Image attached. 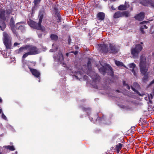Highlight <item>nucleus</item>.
Listing matches in <instances>:
<instances>
[{
	"mask_svg": "<svg viewBox=\"0 0 154 154\" xmlns=\"http://www.w3.org/2000/svg\"><path fill=\"white\" fill-rule=\"evenodd\" d=\"M144 98L146 100H147L148 99V103L149 104H152L153 103V101H154L153 97H145Z\"/></svg>",
	"mask_w": 154,
	"mask_h": 154,
	"instance_id": "obj_21",
	"label": "nucleus"
},
{
	"mask_svg": "<svg viewBox=\"0 0 154 154\" xmlns=\"http://www.w3.org/2000/svg\"><path fill=\"white\" fill-rule=\"evenodd\" d=\"M122 17L125 16L126 17H128L130 16V14L129 12L128 11H125L123 12H122Z\"/></svg>",
	"mask_w": 154,
	"mask_h": 154,
	"instance_id": "obj_27",
	"label": "nucleus"
},
{
	"mask_svg": "<svg viewBox=\"0 0 154 154\" xmlns=\"http://www.w3.org/2000/svg\"><path fill=\"white\" fill-rule=\"evenodd\" d=\"M122 17V12L118 11L115 12L114 14L113 17L114 18L117 19Z\"/></svg>",
	"mask_w": 154,
	"mask_h": 154,
	"instance_id": "obj_17",
	"label": "nucleus"
},
{
	"mask_svg": "<svg viewBox=\"0 0 154 154\" xmlns=\"http://www.w3.org/2000/svg\"><path fill=\"white\" fill-rule=\"evenodd\" d=\"M149 23V22L148 21H143L142 22H141L140 23V24H143L144 23Z\"/></svg>",
	"mask_w": 154,
	"mask_h": 154,
	"instance_id": "obj_37",
	"label": "nucleus"
},
{
	"mask_svg": "<svg viewBox=\"0 0 154 154\" xmlns=\"http://www.w3.org/2000/svg\"><path fill=\"white\" fill-rule=\"evenodd\" d=\"M8 6L9 7H8L7 8H9V9H7L6 10V14L7 15L11 14L13 11V8L11 5H8Z\"/></svg>",
	"mask_w": 154,
	"mask_h": 154,
	"instance_id": "obj_18",
	"label": "nucleus"
},
{
	"mask_svg": "<svg viewBox=\"0 0 154 154\" xmlns=\"http://www.w3.org/2000/svg\"><path fill=\"white\" fill-rule=\"evenodd\" d=\"M87 66L88 67L91 66V63L90 60H88L87 63Z\"/></svg>",
	"mask_w": 154,
	"mask_h": 154,
	"instance_id": "obj_35",
	"label": "nucleus"
},
{
	"mask_svg": "<svg viewBox=\"0 0 154 154\" xmlns=\"http://www.w3.org/2000/svg\"><path fill=\"white\" fill-rule=\"evenodd\" d=\"M78 51H74V54L75 55H76L77 54H78Z\"/></svg>",
	"mask_w": 154,
	"mask_h": 154,
	"instance_id": "obj_48",
	"label": "nucleus"
},
{
	"mask_svg": "<svg viewBox=\"0 0 154 154\" xmlns=\"http://www.w3.org/2000/svg\"><path fill=\"white\" fill-rule=\"evenodd\" d=\"M154 83V79H153L150 82V85H152Z\"/></svg>",
	"mask_w": 154,
	"mask_h": 154,
	"instance_id": "obj_49",
	"label": "nucleus"
},
{
	"mask_svg": "<svg viewBox=\"0 0 154 154\" xmlns=\"http://www.w3.org/2000/svg\"><path fill=\"white\" fill-rule=\"evenodd\" d=\"M140 31H141V32L143 34H144L145 33V32L143 30V29H142L141 28H140Z\"/></svg>",
	"mask_w": 154,
	"mask_h": 154,
	"instance_id": "obj_42",
	"label": "nucleus"
},
{
	"mask_svg": "<svg viewBox=\"0 0 154 154\" xmlns=\"http://www.w3.org/2000/svg\"><path fill=\"white\" fill-rule=\"evenodd\" d=\"M20 44V43H18L17 42H15L14 44V47L17 46V45Z\"/></svg>",
	"mask_w": 154,
	"mask_h": 154,
	"instance_id": "obj_40",
	"label": "nucleus"
},
{
	"mask_svg": "<svg viewBox=\"0 0 154 154\" xmlns=\"http://www.w3.org/2000/svg\"><path fill=\"white\" fill-rule=\"evenodd\" d=\"M70 53L74 54V51H71L70 52Z\"/></svg>",
	"mask_w": 154,
	"mask_h": 154,
	"instance_id": "obj_56",
	"label": "nucleus"
},
{
	"mask_svg": "<svg viewBox=\"0 0 154 154\" xmlns=\"http://www.w3.org/2000/svg\"><path fill=\"white\" fill-rule=\"evenodd\" d=\"M75 78H76V79H79L78 77V76H76L75 75H74Z\"/></svg>",
	"mask_w": 154,
	"mask_h": 154,
	"instance_id": "obj_52",
	"label": "nucleus"
},
{
	"mask_svg": "<svg viewBox=\"0 0 154 154\" xmlns=\"http://www.w3.org/2000/svg\"><path fill=\"white\" fill-rule=\"evenodd\" d=\"M144 17L145 13L143 12H140L134 17L136 20L139 21L143 20L144 19Z\"/></svg>",
	"mask_w": 154,
	"mask_h": 154,
	"instance_id": "obj_13",
	"label": "nucleus"
},
{
	"mask_svg": "<svg viewBox=\"0 0 154 154\" xmlns=\"http://www.w3.org/2000/svg\"><path fill=\"white\" fill-rule=\"evenodd\" d=\"M45 14V9L44 8H42L39 11L38 17L40 23H42L44 16Z\"/></svg>",
	"mask_w": 154,
	"mask_h": 154,
	"instance_id": "obj_14",
	"label": "nucleus"
},
{
	"mask_svg": "<svg viewBox=\"0 0 154 154\" xmlns=\"http://www.w3.org/2000/svg\"><path fill=\"white\" fill-rule=\"evenodd\" d=\"M119 51V49L116 45L113 43H109V53L115 54L117 53Z\"/></svg>",
	"mask_w": 154,
	"mask_h": 154,
	"instance_id": "obj_9",
	"label": "nucleus"
},
{
	"mask_svg": "<svg viewBox=\"0 0 154 154\" xmlns=\"http://www.w3.org/2000/svg\"><path fill=\"white\" fill-rule=\"evenodd\" d=\"M31 55L29 52L26 53L23 55L22 58L23 59H24L26 58L28 55Z\"/></svg>",
	"mask_w": 154,
	"mask_h": 154,
	"instance_id": "obj_29",
	"label": "nucleus"
},
{
	"mask_svg": "<svg viewBox=\"0 0 154 154\" xmlns=\"http://www.w3.org/2000/svg\"><path fill=\"white\" fill-rule=\"evenodd\" d=\"M125 86L126 87V88L127 89H128V90L130 89V86L128 84L126 85V86Z\"/></svg>",
	"mask_w": 154,
	"mask_h": 154,
	"instance_id": "obj_43",
	"label": "nucleus"
},
{
	"mask_svg": "<svg viewBox=\"0 0 154 154\" xmlns=\"http://www.w3.org/2000/svg\"><path fill=\"white\" fill-rule=\"evenodd\" d=\"M115 91H116L117 92H120L119 91V90H115Z\"/></svg>",
	"mask_w": 154,
	"mask_h": 154,
	"instance_id": "obj_53",
	"label": "nucleus"
},
{
	"mask_svg": "<svg viewBox=\"0 0 154 154\" xmlns=\"http://www.w3.org/2000/svg\"><path fill=\"white\" fill-rule=\"evenodd\" d=\"M52 4V2H51L49 1V3H48V2L47 3V5L49 7L50 6L51 7V5Z\"/></svg>",
	"mask_w": 154,
	"mask_h": 154,
	"instance_id": "obj_38",
	"label": "nucleus"
},
{
	"mask_svg": "<svg viewBox=\"0 0 154 154\" xmlns=\"http://www.w3.org/2000/svg\"><path fill=\"white\" fill-rule=\"evenodd\" d=\"M140 28L142 29H145L148 28V27L146 25H143L141 26Z\"/></svg>",
	"mask_w": 154,
	"mask_h": 154,
	"instance_id": "obj_33",
	"label": "nucleus"
},
{
	"mask_svg": "<svg viewBox=\"0 0 154 154\" xmlns=\"http://www.w3.org/2000/svg\"><path fill=\"white\" fill-rule=\"evenodd\" d=\"M129 66L130 68L132 69L131 71L133 73L134 75L136 76V74L134 70V69L136 67V65L134 63H131L129 64Z\"/></svg>",
	"mask_w": 154,
	"mask_h": 154,
	"instance_id": "obj_20",
	"label": "nucleus"
},
{
	"mask_svg": "<svg viewBox=\"0 0 154 154\" xmlns=\"http://www.w3.org/2000/svg\"><path fill=\"white\" fill-rule=\"evenodd\" d=\"M105 14L103 12H98L97 15V19L100 20H103L105 18Z\"/></svg>",
	"mask_w": 154,
	"mask_h": 154,
	"instance_id": "obj_15",
	"label": "nucleus"
},
{
	"mask_svg": "<svg viewBox=\"0 0 154 154\" xmlns=\"http://www.w3.org/2000/svg\"><path fill=\"white\" fill-rule=\"evenodd\" d=\"M104 0L105 1H107V0Z\"/></svg>",
	"mask_w": 154,
	"mask_h": 154,
	"instance_id": "obj_61",
	"label": "nucleus"
},
{
	"mask_svg": "<svg viewBox=\"0 0 154 154\" xmlns=\"http://www.w3.org/2000/svg\"><path fill=\"white\" fill-rule=\"evenodd\" d=\"M10 25L11 28H14L15 26V22L13 17L11 18L9 23Z\"/></svg>",
	"mask_w": 154,
	"mask_h": 154,
	"instance_id": "obj_22",
	"label": "nucleus"
},
{
	"mask_svg": "<svg viewBox=\"0 0 154 154\" xmlns=\"http://www.w3.org/2000/svg\"><path fill=\"white\" fill-rule=\"evenodd\" d=\"M57 17H58L57 22L60 23L61 22V17L60 14H58L57 15Z\"/></svg>",
	"mask_w": 154,
	"mask_h": 154,
	"instance_id": "obj_31",
	"label": "nucleus"
},
{
	"mask_svg": "<svg viewBox=\"0 0 154 154\" xmlns=\"http://www.w3.org/2000/svg\"><path fill=\"white\" fill-rule=\"evenodd\" d=\"M5 148L10 151H14L15 150V148L13 146H5Z\"/></svg>",
	"mask_w": 154,
	"mask_h": 154,
	"instance_id": "obj_26",
	"label": "nucleus"
},
{
	"mask_svg": "<svg viewBox=\"0 0 154 154\" xmlns=\"http://www.w3.org/2000/svg\"><path fill=\"white\" fill-rule=\"evenodd\" d=\"M115 64L118 66H124L126 67V66L122 62H120L119 61L115 60Z\"/></svg>",
	"mask_w": 154,
	"mask_h": 154,
	"instance_id": "obj_23",
	"label": "nucleus"
},
{
	"mask_svg": "<svg viewBox=\"0 0 154 154\" xmlns=\"http://www.w3.org/2000/svg\"><path fill=\"white\" fill-rule=\"evenodd\" d=\"M66 56H67V57H68V56H69V53H67L66 54Z\"/></svg>",
	"mask_w": 154,
	"mask_h": 154,
	"instance_id": "obj_51",
	"label": "nucleus"
},
{
	"mask_svg": "<svg viewBox=\"0 0 154 154\" xmlns=\"http://www.w3.org/2000/svg\"><path fill=\"white\" fill-rule=\"evenodd\" d=\"M127 84L126 83V82L125 81H124L123 82V85L124 86H126V85H127Z\"/></svg>",
	"mask_w": 154,
	"mask_h": 154,
	"instance_id": "obj_46",
	"label": "nucleus"
},
{
	"mask_svg": "<svg viewBox=\"0 0 154 154\" xmlns=\"http://www.w3.org/2000/svg\"><path fill=\"white\" fill-rule=\"evenodd\" d=\"M142 49L143 47L140 44L136 45L134 48L131 49V54L134 57H137Z\"/></svg>",
	"mask_w": 154,
	"mask_h": 154,
	"instance_id": "obj_7",
	"label": "nucleus"
},
{
	"mask_svg": "<svg viewBox=\"0 0 154 154\" xmlns=\"http://www.w3.org/2000/svg\"><path fill=\"white\" fill-rule=\"evenodd\" d=\"M3 35V42L6 49H11L12 38L11 35L6 32H4Z\"/></svg>",
	"mask_w": 154,
	"mask_h": 154,
	"instance_id": "obj_4",
	"label": "nucleus"
},
{
	"mask_svg": "<svg viewBox=\"0 0 154 154\" xmlns=\"http://www.w3.org/2000/svg\"><path fill=\"white\" fill-rule=\"evenodd\" d=\"M100 64L102 66L99 70L100 72L103 75H105L106 73L111 76H113V71L112 67L107 64H104V66L101 63Z\"/></svg>",
	"mask_w": 154,
	"mask_h": 154,
	"instance_id": "obj_3",
	"label": "nucleus"
},
{
	"mask_svg": "<svg viewBox=\"0 0 154 154\" xmlns=\"http://www.w3.org/2000/svg\"><path fill=\"white\" fill-rule=\"evenodd\" d=\"M85 77H87V76H84V78H85Z\"/></svg>",
	"mask_w": 154,
	"mask_h": 154,
	"instance_id": "obj_60",
	"label": "nucleus"
},
{
	"mask_svg": "<svg viewBox=\"0 0 154 154\" xmlns=\"http://www.w3.org/2000/svg\"><path fill=\"white\" fill-rule=\"evenodd\" d=\"M2 119H4L5 120L7 119V118L5 116L4 114L3 113L2 114Z\"/></svg>",
	"mask_w": 154,
	"mask_h": 154,
	"instance_id": "obj_36",
	"label": "nucleus"
},
{
	"mask_svg": "<svg viewBox=\"0 0 154 154\" xmlns=\"http://www.w3.org/2000/svg\"><path fill=\"white\" fill-rule=\"evenodd\" d=\"M99 49L101 52L106 54L109 52V48L106 45L104 44H99Z\"/></svg>",
	"mask_w": 154,
	"mask_h": 154,
	"instance_id": "obj_10",
	"label": "nucleus"
},
{
	"mask_svg": "<svg viewBox=\"0 0 154 154\" xmlns=\"http://www.w3.org/2000/svg\"><path fill=\"white\" fill-rule=\"evenodd\" d=\"M140 44H143V43L142 42H141L140 43Z\"/></svg>",
	"mask_w": 154,
	"mask_h": 154,
	"instance_id": "obj_59",
	"label": "nucleus"
},
{
	"mask_svg": "<svg viewBox=\"0 0 154 154\" xmlns=\"http://www.w3.org/2000/svg\"><path fill=\"white\" fill-rule=\"evenodd\" d=\"M2 112V110L1 109H0V113H1Z\"/></svg>",
	"mask_w": 154,
	"mask_h": 154,
	"instance_id": "obj_57",
	"label": "nucleus"
},
{
	"mask_svg": "<svg viewBox=\"0 0 154 154\" xmlns=\"http://www.w3.org/2000/svg\"><path fill=\"white\" fill-rule=\"evenodd\" d=\"M123 145L121 143H119L117 145H116V147L115 148V150L116 151L117 153H119L120 150L122 148Z\"/></svg>",
	"mask_w": 154,
	"mask_h": 154,
	"instance_id": "obj_19",
	"label": "nucleus"
},
{
	"mask_svg": "<svg viewBox=\"0 0 154 154\" xmlns=\"http://www.w3.org/2000/svg\"><path fill=\"white\" fill-rule=\"evenodd\" d=\"M58 54L59 55V60L61 61L63 60H64V58L63 54L61 52L59 53Z\"/></svg>",
	"mask_w": 154,
	"mask_h": 154,
	"instance_id": "obj_30",
	"label": "nucleus"
},
{
	"mask_svg": "<svg viewBox=\"0 0 154 154\" xmlns=\"http://www.w3.org/2000/svg\"><path fill=\"white\" fill-rule=\"evenodd\" d=\"M42 34H39L38 35V36L39 38H41L42 37Z\"/></svg>",
	"mask_w": 154,
	"mask_h": 154,
	"instance_id": "obj_47",
	"label": "nucleus"
},
{
	"mask_svg": "<svg viewBox=\"0 0 154 154\" xmlns=\"http://www.w3.org/2000/svg\"><path fill=\"white\" fill-rule=\"evenodd\" d=\"M54 10H56V8H54Z\"/></svg>",
	"mask_w": 154,
	"mask_h": 154,
	"instance_id": "obj_58",
	"label": "nucleus"
},
{
	"mask_svg": "<svg viewBox=\"0 0 154 154\" xmlns=\"http://www.w3.org/2000/svg\"><path fill=\"white\" fill-rule=\"evenodd\" d=\"M111 8L113 10H115L116 9L114 8V7L113 5L112 6Z\"/></svg>",
	"mask_w": 154,
	"mask_h": 154,
	"instance_id": "obj_50",
	"label": "nucleus"
},
{
	"mask_svg": "<svg viewBox=\"0 0 154 154\" xmlns=\"http://www.w3.org/2000/svg\"><path fill=\"white\" fill-rule=\"evenodd\" d=\"M50 38L52 40L57 41L58 39V36L57 35L54 34H51L50 35Z\"/></svg>",
	"mask_w": 154,
	"mask_h": 154,
	"instance_id": "obj_25",
	"label": "nucleus"
},
{
	"mask_svg": "<svg viewBox=\"0 0 154 154\" xmlns=\"http://www.w3.org/2000/svg\"><path fill=\"white\" fill-rule=\"evenodd\" d=\"M28 50L31 55L37 54L39 53L38 49L36 46L30 45H26L20 47L16 51L18 54H20L24 50Z\"/></svg>",
	"mask_w": 154,
	"mask_h": 154,
	"instance_id": "obj_2",
	"label": "nucleus"
},
{
	"mask_svg": "<svg viewBox=\"0 0 154 154\" xmlns=\"http://www.w3.org/2000/svg\"><path fill=\"white\" fill-rule=\"evenodd\" d=\"M28 67L29 69L30 70V71L33 75L37 78H40L41 73L38 70L36 69L30 67L29 66Z\"/></svg>",
	"mask_w": 154,
	"mask_h": 154,
	"instance_id": "obj_11",
	"label": "nucleus"
},
{
	"mask_svg": "<svg viewBox=\"0 0 154 154\" xmlns=\"http://www.w3.org/2000/svg\"><path fill=\"white\" fill-rule=\"evenodd\" d=\"M5 12V11L4 9L0 11V28L2 31H3L6 27L5 22L6 20Z\"/></svg>",
	"mask_w": 154,
	"mask_h": 154,
	"instance_id": "obj_6",
	"label": "nucleus"
},
{
	"mask_svg": "<svg viewBox=\"0 0 154 154\" xmlns=\"http://www.w3.org/2000/svg\"><path fill=\"white\" fill-rule=\"evenodd\" d=\"M153 95L154 96V88L152 90V93L150 94V96H152Z\"/></svg>",
	"mask_w": 154,
	"mask_h": 154,
	"instance_id": "obj_41",
	"label": "nucleus"
},
{
	"mask_svg": "<svg viewBox=\"0 0 154 154\" xmlns=\"http://www.w3.org/2000/svg\"><path fill=\"white\" fill-rule=\"evenodd\" d=\"M127 8V6L125 5H122L118 7V9L120 11H123L126 10Z\"/></svg>",
	"mask_w": 154,
	"mask_h": 154,
	"instance_id": "obj_24",
	"label": "nucleus"
},
{
	"mask_svg": "<svg viewBox=\"0 0 154 154\" xmlns=\"http://www.w3.org/2000/svg\"><path fill=\"white\" fill-rule=\"evenodd\" d=\"M150 4L152 7H154V2H152L150 3Z\"/></svg>",
	"mask_w": 154,
	"mask_h": 154,
	"instance_id": "obj_44",
	"label": "nucleus"
},
{
	"mask_svg": "<svg viewBox=\"0 0 154 154\" xmlns=\"http://www.w3.org/2000/svg\"><path fill=\"white\" fill-rule=\"evenodd\" d=\"M2 101V99L0 98V103H1Z\"/></svg>",
	"mask_w": 154,
	"mask_h": 154,
	"instance_id": "obj_55",
	"label": "nucleus"
},
{
	"mask_svg": "<svg viewBox=\"0 0 154 154\" xmlns=\"http://www.w3.org/2000/svg\"><path fill=\"white\" fill-rule=\"evenodd\" d=\"M79 48V47L77 46H75V49H78Z\"/></svg>",
	"mask_w": 154,
	"mask_h": 154,
	"instance_id": "obj_54",
	"label": "nucleus"
},
{
	"mask_svg": "<svg viewBox=\"0 0 154 154\" xmlns=\"http://www.w3.org/2000/svg\"><path fill=\"white\" fill-rule=\"evenodd\" d=\"M83 111H85L86 112H90L91 110V109L89 107L85 108L84 107H81Z\"/></svg>",
	"mask_w": 154,
	"mask_h": 154,
	"instance_id": "obj_28",
	"label": "nucleus"
},
{
	"mask_svg": "<svg viewBox=\"0 0 154 154\" xmlns=\"http://www.w3.org/2000/svg\"><path fill=\"white\" fill-rule=\"evenodd\" d=\"M129 97V98L127 100V102H132V101H131L130 100V99H131V97Z\"/></svg>",
	"mask_w": 154,
	"mask_h": 154,
	"instance_id": "obj_45",
	"label": "nucleus"
},
{
	"mask_svg": "<svg viewBox=\"0 0 154 154\" xmlns=\"http://www.w3.org/2000/svg\"><path fill=\"white\" fill-rule=\"evenodd\" d=\"M0 154H1V153L0 152Z\"/></svg>",
	"mask_w": 154,
	"mask_h": 154,
	"instance_id": "obj_63",
	"label": "nucleus"
},
{
	"mask_svg": "<svg viewBox=\"0 0 154 154\" xmlns=\"http://www.w3.org/2000/svg\"><path fill=\"white\" fill-rule=\"evenodd\" d=\"M19 29L21 30H23L25 29V26H20L19 27Z\"/></svg>",
	"mask_w": 154,
	"mask_h": 154,
	"instance_id": "obj_32",
	"label": "nucleus"
},
{
	"mask_svg": "<svg viewBox=\"0 0 154 154\" xmlns=\"http://www.w3.org/2000/svg\"><path fill=\"white\" fill-rule=\"evenodd\" d=\"M42 23H39V21H38V23H37L35 21L30 20L28 22V25L31 27L38 30H40L43 32L45 30V28L44 26H42L41 25Z\"/></svg>",
	"mask_w": 154,
	"mask_h": 154,
	"instance_id": "obj_5",
	"label": "nucleus"
},
{
	"mask_svg": "<svg viewBox=\"0 0 154 154\" xmlns=\"http://www.w3.org/2000/svg\"><path fill=\"white\" fill-rule=\"evenodd\" d=\"M91 74L89 75L93 79V82H98L100 79V78L97 74L93 72H91Z\"/></svg>",
	"mask_w": 154,
	"mask_h": 154,
	"instance_id": "obj_12",
	"label": "nucleus"
},
{
	"mask_svg": "<svg viewBox=\"0 0 154 154\" xmlns=\"http://www.w3.org/2000/svg\"><path fill=\"white\" fill-rule=\"evenodd\" d=\"M139 66L141 73L144 75L142 79L143 81L146 82L148 80V74H145L148 71L149 66L146 64V57L142 55L140 57Z\"/></svg>",
	"mask_w": 154,
	"mask_h": 154,
	"instance_id": "obj_1",
	"label": "nucleus"
},
{
	"mask_svg": "<svg viewBox=\"0 0 154 154\" xmlns=\"http://www.w3.org/2000/svg\"><path fill=\"white\" fill-rule=\"evenodd\" d=\"M42 0H34L33 1V3H34V5L32 7V13H33L35 10V8L37 7L39 4H40Z\"/></svg>",
	"mask_w": 154,
	"mask_h": 154,
	"instance_id": "obj_16",
	"label": "nucleus"
},
{
	"mask_svg": "<svg viewBox=\"0 0 154 154\" xmlns=\"http://www.w3.org/2000/svg\"><path fill=\"white\" fill-rule=\"evenodd\" d=\"M71 37L70 36H69L68 37V43L69 45H70L71 43Z\"/></svg>",
	"mask_w": 154,
	"mask_h": 154,
	"instance_id": "obj_34",
	"label": "nucleus"
},
{
	"mask_svg": "<svg viewBox=\"0 0 154 154\" xmlns=\"http://www.w3.org/2000/svg\"><path fill=\"white\" fill-rule=\"evenodd\" d=\"M131 88L133 91H134L138 95L140 96L145 95L144 92H141L140 93L135 89H139L140 88V86L136 82H134L133 86H131Z\"/></svg>",
	"mask_w": 154,
	"mask_h": 154,
	"instance_id": "obj_8",
	"label": "nucleus"
},
{
	"mask_svg": "<svg viewBox=\"0 0 154 154\" xmlns=\"http://www.w3.org/2000/svg\"><path fill=\"white\" fill-rule=\"evenodd\" d=\"M96 89H98L99 90H101L102 89V88H100L99 87H98L97 85L94 86V87Z\"/></svg>",
	"mask_w": 154,
	"mask_h": 154,
	"instance_id": "obj_39",
	"label": "nucleus"
},
{
	"mask_svg": "<svg viewBox=\"0 0 154 154\" xmlns=\"http://www.w3.org/2000/svg\"><path fill=\"white\" fill-rule=\"evenodd\" d=\"M121 103H124V102H121Z\"/></svg>",
	"mask_w": 154,
	"mask_h": 154,
	"instance_id": "obj_62",
	"label": "nucleus"
},
{
	"mask_svg": "<svg viewBox=\"0 0 154 154\" xmlns=\"http://www.w3.org/2000/svg\"><path fill=\"white\" fill-rule=\"evenodd\" d=\"M153 70H154V68H153Z\"/></svg>",
	"mask_w": 154,
	"mask_h": 154,
	"instance_id": "obj_64",
	"label": "nucleus"
}]
</instances>
